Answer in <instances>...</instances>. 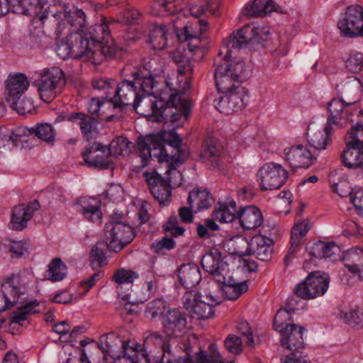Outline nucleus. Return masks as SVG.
<instances>
[{
  "instance_id": "f257e3e1",
  "label": "nucleus",
  "mask_w": 363,
  "mask_h": 363,
  "mask_svg": "<svg viewBox=\"0 0 363 363\" xmlns=\"http://www.w3.org/2000/svg\"><path fill=\"white\" fill-rule=\"evenodd\" d=\"M259 28L249 25L237 30L226 38L223 43L226 47V53L223 58L220 54L218 59L223 62L216 65L214 79L216 87L220 92L225 94L218 100L214 101L215 107L220 112L230 114L243 109L248 102V90L239 82L242 80L244 70L242 62H231L233 49L238 50L255 39Z\"/></svg>"
},
{
  "instance_id": "f03ea898",
  "label": "nucleus",
  "mask_w": 363,
  "mask_h": 363,
  "mask_svg": "<svg viewBox=\"0 0 363 363\" xmlns=\"http://www.w3.org/2000/svg\"><path fill=\"white\" fill-rule=\"evenodd\" d=\"M113 22L104 17L101 23L89 27L88 30L70 33L58 44L57 55L63 60L71 57L94 64L116 57L120 49L111 35L109 25Z\"/></svg>"
},
{
  "instance_id": "7ed1b4c3",
  "label": "nucleus",
  "mask_w": 363,
  "mask_h": 363,
  "mask_svg": "<svg viewBox=\"0 0 363 363\" xmlns=\"http://www.w3.org/2000/svg\"><path fill=\"white\" fill-rule=\"evenodd\" d=\"M182 144V138L174 130L139 138L137 145L142 160L140 167H146L148 159L154 157L159 162L167 163L166 174L176 172V167L183 163L188 156V152L181 149Z\"/></svg>"
},
{
  "instance_id": "20e7f679",
  "label": "nucleus",
  "mask_w": 363,
  "mask_h": 363,
  "mask_svg": "<svg viewBox=\"0 0 363 363\" xmlns=\"http://www.w3.org/2000/svg\"><path fill=\"white\" fill-rule=\"evenodd\" d=\"M294 311V308L278 310L274 318L273 327L280 333L281 345L291 352H296V355H301L300 350L305 346L303 338L305 328L291 323Z\"/></svg>"
},
{
  "instance_id": "39448f33",
  "label": "nucleus",
  "mask_w": 363,
  "mask_h": 363,
  "mask_svg": "<svg viewBox=\"0 0 363 363\" xmlns=\"http://www.w3.org/2000/svg\"><path fill=\"white\" fill-rule=\"evenodd\" d=\"M158 102H161V108H156L155 116L152 118L154 122L173 123L180 120L182 116L187 119L191 115L192 101L178 92L172 93L167 101L161 98Z\"/></svg>"
},
{
  "instance_id": "423d86ee",
  "label": "nucleus",
  "mask_w": 363,
  "mask_h": 363,
  "mask_svg": "<svg viewBox=\"0 0 363 363\" xmlns=\"http://www.w3.org/2000/svg\"><path fill=\"white\" fill-rule=\"evenodd\" d=\"M124 77L115 91L114 98L108 101V106H113V109L122 111L125 107L130 106L132 102L139 96L138 86L135 83L138 76L137 67H125L121 72Z\"/></svg>"
},
{
  "instance_id": "0eeeda50",
  "label": "nucleus",
  "mask_w": 363,
  "mask_h": 363,
  "mask_svg": "<svg viewBox=\"0 0 363 363\" xmlns=\"http://www.w3.org/2000/svg\"><path fill=\"white\" fill-rule=\"evenodd\" d=\"M104 236L108 242L109 251L118 252L130 244L135 237L134 229L127 223L111 217L105 225Z\"/></svg>"
},
{
  "instance_id": "6e6552de",
  "label": "nucleus",
  "mask_w": 363,
  "mask_h": 363,
  "mask_svg": "<svg viewBox=\"0 0 363 363\" xmlns=\"http://www.w3.org/2000/svg\"><path fill=\"white\" fill-rule=\"evenodd\" d=\"M329 282L330 277L327 274L319 271L313 272L296 286L294 294L304 300L315 298L327 291Z\"/></svg>"
},
{
  "instance_id": "1a4fd4ad",
  "label": "nucleus",
  "mask_w": 363,
  "mask_h": 363,
  "mask_svg": "<svg viewBox=\"0 0 363 363\" xmlns=\"http://www.w3.org/2000/svg\"><path fill=\"white\" fill-rule=\"evenodd\" d=\"M64 84V73L61 69L52 67L44 69L34 84L38 87L40 98L45 102H50L60 92V84Z\"/></svg>"
},
{
  "instance_id": "9d476101",
  "label": "nucleus",
  "mask_w": 363,
  "mask_h": 363,
  "mask_svg": "<svg viewBox=\"0 0 363 363\" xmlns=\"http://www.w3.org/2000/svg\"><path fill=\"white\" fill-rule=\"evenodd\" d=\"M338 28L342 36L356 38L363 36V8L356 4L346 9L345 17L338 21Z\"/></svg>"
},
{
  "instance_id": "9b49d317",
  "label": "nucleus",
  "mask_w": 363,
  "mask_h": 363,
  "mask_svg": "<svg viewBox=\"0 0 363 363\" xmlns=\"http://www.w3.org/2000/svg\"><path fill=\"white\" fill-rule=\"evenodd\" d=\"M257 177L262 191H272L284 184L288 173L280 164L267 163L259 169Z\"/></svg>"
},
{
  "instance_id": "f8f14e48",
  "label": "nucleus",
  "mask_w": 363,
  "mask_h": 363,
  "mask_svg": "<svg viewBox=\"0 0 363 363\" xmlns=\"http://www.w3.org/2000/svg\"><path fill=\"white\" fill-rule=\"evenodd\" d=\"M183 298L185 308L191 314L193 318L197 319L211 318L214 313L213 308L220 303L212 296L210 297L211 302L206 303L201 299V296L196 291H186Z\"/></svg>"
},
{
  "instance_id": "ddd939ff",
  "label": "nucleus",
  "mask_w": 363,
  "mask_h": 363,
  "mask_svg": "<svg viewBox=\"0 0 363 363\" xmlns=\"http://www.w3.org/2000/svg\"><path fill=\"white\" fill-rule=\"evenodd\" d=\"M82 157L85 163L91 167L106 169L112 164L109 147L99 143H94L90 147H86Z\"/></svg>"
},
{
  "instance_id": "4468645a",
  "label": "nucleus",
  "mask_w": 363,
  "mask_h": 363,
  "mask_svg": "<svg viewBox=\"0 0 363 363\" xmlns=\"http://www.w3.org/2000/svg\"><path fill=\"white\" fill-rule=\"evenodd\" d=\"M143 177L148 185L149 190L155 200L160 204L164 203L171 196L170 179L163 178L156 171L145 172Z\"/></svg>"
},
{
  "instance_id": "2eb2a0df",
  "label": "nucleus",
  "mask_w": 363,
  "mask_h": 363,
  "mask_svg": "<svg viewBox=\"0 0 363 363\" xmlns=\"http://www.w3.org/2000/svg\"><path fill=\"white\" fill-rule=\"evenodd\" d=\"M203 269L214 277L217 282H224V273L228 264L224 261L221 252L217 248H212L202 257L201 262Z\"/></svg>"
},
{
  "instance_id": "dca6fc26",
  "label": "nucleus",
  "mask_w": 363,
  "mask_h": 363,
  "mask_svg": "<svg viewBox=\"0 0 363 363\" xmlns=\"http://www.w3.org/2000/svg\"><path fill=\"white\" fill-rule=\"evenodd\" d=\"M285 159L291 169L308 168L316 160L311 152L302 145L286 149Z\"/></svg>"
},
{
  "instance_id": "f3484780",
  "label": "nucleus",
  "mask_w": 363,
  "mask_h": 363,
  "mask_svg": "<svg viewBox=\"0 0 363 363\" xmlns=\"http://www.w3.org/2000/svg\"><path fill=\"white\" fill-rule=\"evenodd\" d=\"M68 121L77 123L83 136L86 141L96 138L99 134L98 124L101 121L95 116H89L82 112L72 113L67 117Z\"/></svg>"
},
{
  "instance_id": "a211bd4d",
  "label": "nucleus",
  "mask_w": 363,
  "mask_h": 363,
  "mask_svg": "<svg viewBox=\"0 0 363 363\" xmlns=\"http://www.w3.org/2000/svg\"><path fill=\"white\" fill-rule=\"evenodd\" d=\"M186 318L184 313L178 309L167 311L163 320L164 331L169 337H178L186 328Z\"/></svg>"
},
{
  "instance_id": "6ab92c4d",
  "label": "nucleus",
  "mask_w": 363,
  "mask_h": 363,
  "mask_svg": "<svg viewBox=\"0 0 363 363\" xmlns=\"http://www.w3.org/2000/svg\"><path fill=\"white\" fill-rule=\"evenodd\" d=\"M273 240L266 236H253L250 242V250L258 259L268 262L272 257Z\"/></svg>"
},
{
  "instance_id": "aec40b11",
  "label": "nucleus",
  "mask_w": 363,
  "mask_h": 363,
  "mask_svg": "<svg viewBox=\"0 0 363 363\" xmlns=\"http://www.w3.org/2000/svg\"><path fill=\"white\" fill-rule=\"evenodd\" d=\"M5 84L6 101H12L18 96H23L29 86L27 77L21 73L9 74Z\"/></svg>"
},
{
  "instance_id": "412c9836",
  "label": "nucleus",
  "mask_w": 363,
  "mask_h": 363,
  "mask_svg": "<svg viewBox=\"0 0 363 363\" xmlns=\"http://www.w3.org/2000/svg\"><path fill=\"white\" fill-rule=\"evenodd\" d=\"M177 274L180 284L186 289L195 287L201 280L199 267L192 262L182 264Z\"/></svg>"
},
{
  "instance_id": "4be33fe9",
  "label": "nucleus",
  "mask_w": 363,
  "mask_h": 363,
  "mask_svg": "<svg viewBox=\"0 0 363 363\" xmlns=\"http://www.w3.org/2000/svg\"><path fill=\"white\" fill-rule=\"evenodd\" d=\"M214 198L207 189L196 188L189 193L187 202L191 209L197 212L201 209L211 207L214 203Z\"/></svg>"
},
{
  "instance_id": "5701e85b",
  "label": "nucleus",
  "mask_w": 363,
  "mask_h": 363,
  "mask_svg": "<svg viewBox=\"0 0 363 363\" xmlns=\"http://www.w3.org/2000/svg\"><path fill=\"white\" fill-rule=\"evenodd\" d=\"M238 216L241 226L245 230H253L263 222L261 211L254 206L240 208Z\"/></svg>"
},
{
  "instance_id": "b1692460",
  "label": "nucleus",
  "mask_w": 363,
  "mask_h": 363,
  "mask_svg": "<svg viewBox=\"0 0 363 363\" xmlns=\"http://www.w3.org/2000/svg\"><path fill=\"white\" fill-rule=\"evenodd\" d=\"M328 109L333 124L343 127L352 122L350 116L352 113L344 106L342 101L333 99L328 104Z\"/></svg>"
},
{
  "instance_id": "393cba45",
  "label": "nucleus",
  "mask_w": 363,
  "mask_h": 363,
  "mask_svg": "<svg viewBox=\"0 0 363 363\" xmlns=\"http://www.w3.org/2000/svg\"><path fill=\"white\" fill-rule=\"evenodd\" d=\"M2 292L5 299V305L3 310H8L14 306L17 303L23 304L26 301L21 298L23 293L20 291L18 287L14 285L13 276L6 279L2 284Z\"/></svg>"
},
{
  "instance_id": "a878e982",
  "label": "nucleus",
  "mask_w": 363,
  "mask_h": 363,
  "mask_svg": "<svg viewBox=\"0 0 363 363\" xmlns=\"http://www.w3.org/2000/svg\"><path fill=\"white\" fill-rule=\"evenodd\" d=\"M311 228L308 220H304L296 224L291 229V246L289 253L286 255L284 261L288 264L290 256L294 255L298 247L304 242V237Z\"/></svg>"
},
{
  "instance_id": "bb28decb",
  "label": "nucleus",
  "mask_w": 363,
  "mask_h": 363,
  "mask_svg": "<svg viewBox=\"0 0 363 363\" xmlns=\"http://www.w3.org/2000/svg\"><path fill=\"white\" fill-rule=\"evenodd\" d=\"M219 151V147L216 145L215 140L212 138H207L203 143L200 157L204 162H209L213 168L220 169L223 162L220 160Z\"/></svg>"
},
{
  "instance_id": "cd10ccee",
  "label": "nucleus",
  "mask_w": 363,
  "mask_h": 363,
  "mask_svg": "<svg viewBox=\"0 0 363 363\" xmlns=\"http://www.w3.org/2000/svg\"><path fill=\"white\" fill-rule=\"evenodd\" d=\"M12 12L26 16H36L42 9L40 0H9Z\"/></svg>"
},
{
  "instance_id": "c85d7f7f",
  "label": "nucleus",
  "mask_w": 363,
  "mask_h": 363,
  "mask_svg": "<svg viewBox=\"0 0 363 363\" xmlns=\"http://www.w3.org/2000/svg\"><path fill=\"white\" fill-rule=\"evenodd\" d=\"M342 164L349 169L363 167V148L348 147L341 154Z\"/></svg>"
},
{
  "instance_id": "c756f323",
  "label": "nucleus",
  "mask_w": 363,
  "mask_h": 363,
  "mask_svg": "<svg viewBox=\"0 0 363 363\" xmlns=\"http://www.w3.org/2000/svg\"><path fill=\"white\" fill-rule=\"evenodd\" d=\"M161 102L152 101L149 97H140V95L132 102V106L135 112L143 116H150L153 118L156 108H161Z\"/></svg>"
},
{
  "instance_id": "7c9ffc66",
  "label": "nucleus",
  "mask_w": 363,
  "mask_h": 363,
  "mask_svg": "<svg viewBox=\"0 0 363 363\" xmlns=\"http://www.w3.org/2000/svg\"><path fill=\"white\" fill-rule=\"evenodd\" d=\"M274 10L272 0H254L251 5L245 7L243 14L250 17H264Z\"/></svg>"
},
{
  "instance_id": "2f4dec72",
  "label": "nucleus",
  "mask_w": 363,
  "mask_h": 363,
  "mask_svg": "<svg viewBox=\"0 0 363 363\" xmlns=\"http://www.w3.org/2000/svg\"><path fill=\"white\" fill-rule=\"evenodd\" d=\"M208 29V23L206 20H197L185 25L183 31L178 35V38L180 41H187L188 39L203 35Z\"/></svg>"
},
{
  "instance_id": "473e14b6",
  "label": "nucleus",
  "mask_w": 363,
  "mask_h": 363,
  "mask_svg": "<svg viewBox=\"0 0 363 363\" xmlns=\"http://www.w3.org/2000/svg\"><path fill=\"white\" fill-rule=\"evenodd\" d=\"M179 0H157L152 6V12L157 16H169L182 12Z\"/></svg>"
},
{
  "instance_id": "72a5a7b5",
  "label": "nucleus",
  "mask_w": 363,
  "mask_h": 363,
  "mask_svg": "<svg viewBox=\"0 0 363 363\" xmlns=\"http://www.w3.org/2000/svg\"><path fill=\"white\" fill-rule=\"evenodd\" d=\"M67 267L59 257L52 259L46 272V278L52 282L62 281L67 275Z\"/></svg>"
},
{
  "instance_id": "f704fd0d",
  "label": "nucleus",
  "mask_w": 363,
  "mask_h": 363,
  "mask_svg": "<svg viewBox=\"0 0 363 363\" xmlns=\"http://www.w3.org/2000/svg\"><path fill=\"white\" fill-rule=\"evenodd\" d=\"M60 14L72 27L77 28V32L84 30L82 28L85 26L86 16L82 9H75L72 11L70 10L67 11V7H65L63 12H60ZM88 30L89 28L85 30Z\"/></svg>"
},
{
  "instance_id": "c9c22d12",
  "label": "nucleus",
  "mask_w": 363,
  "mask_h": 363,
  "mask_svg": "<svg viewBox=\"0 0 363 363\" xmlns=\"http://www.w3.org/2000/svg\"><path fill=\"white\" fill-rule=\"evenodd\" d=\"M32 218V213L26 211L24 205L15 206L11 215L12 228L22 230L27 225V222Z\"/></svg>"
},
{
  "instance_id": "e433bc0d",
  "label": "nucleus",
  "mask_w": 363,
  "mask_h": 363,
  "mask_svg": "<svg viewBox=\"0 0 363 363\" xmlns=\"http://www.w3.org/2000/svg\"><path fill=\"white\" fill-rule=\"evenodd\" d=\"M108 147L111 154L116 156H126L131 152L133 145L125 137L119 136L114 138Z\"/></svg>"
},
{
  "instance_id": "4c0bfd02",
  "label": "nucleus",
  "mask_w": 363,
  "mask_h": 363,
  "mask_svg": "<svg viewBox=\"0 0 363 363\" xmlns=\"http://www.w3.org/2000/svg\"><path fill=\"white\" fill-rule=\"evenodd\" d=\"M37 301L24 303L18 307V311H13L11 314V323H17L23 325L21 322L27 319V317L30 313H37L38 311H33L35 306H38Z\"/></svg>"
},
{
  "instance_id": "58836bf2",
  "label": "nucleus",
  "mask_w": 363,
  "mask_h": 363,
  "mask_svg": "<svg viewBox=\"0 0 363 363\" xmlns=\"http://www.w3.org/2000/svg\"><path fill=\"white\" fill-rule=\"evenodd\" d=\"M220 6V0H206V6L195 5L187 11L195 18H199L203 13L208 12L211 16L217 15V11Z\"/></svg>"
},
{
  "instance_id": "ea45409f",
  "label": "nucleus",
  "mask_w": 363,
  "mask_h": 363,
  "mask_svg": "<svg viewBox=\"0 0 363 363\" xmlns=\"http://www.w3.org/2000/svg\"><path fill=\"white\" fill-rule=\"evenodd\" d=\"M150 43L154 50H162L167 46L166 26L163 24L156 26L150 35Z\"/></svg>"
},
{
  "instance_id": "a19ab883",
  "label": "nucleus",
  "mask_w": 363,
  "mask_h": 363,
  "mask_svg": "<svg viewBox=\"0 0 363 363\" xmlns=\"http://www.w3.org/2000/svg\"><path fill=\"white\" fill-rule=\"evenodd\" d=\"M7 101L11 104V108L19 114L25 115L35 111L33 101L30 99L23 96V95L18 96L13 100Z\"/></svg>"
},
{
  "instance_id": "79ce46f5",
  "label": "nucleus",
  "mask_w": 363,
  "mask_h": 363,
  "mask_svg": "<svg viewBox=\"0 0 363 363\" xmlns=\"http://www.w3.org/2000/svg\"><path fill=\"white\" fill-rule=\"evenodd\" d=\"M167 309V303L163 299L157 298L150 301L145 311V316L151 320H156L164 315Z\"/></svg>"
},
{
  "instance_id": "37998d69",
  "label": "nucleus",
  "mask_w": 363,
  "mask_h": 363,
  "mask_svg": "<svg viewBox=\"0 0 363 363\" xmlns=\"http://www.w3.org/2000/svg\"><path fill=\"white\" fill-rule=\"evenodd\" d=\"M307 138L310 145L318 150L326 149L330 141V138L323 135L320 130H315L310 128L308 129Z\"/></svg>"
},
{
  "instance_id": "c03bdc74",
  "label": "nucleus",
  "mask_w": 363,
  "mask_h": 363,
  "mask_svg": "<svg viewBox=\"0 0 363 363\" xmlns=\"http://www.w3.org/2000/svg\"><path fill=\"white\" fill-rule=\"evenodd\" d=\"M28 132L47 143H52L55 140V130L51 125L46 123L37 124L35 128H30Z\"/></svg>"
},
{
  "instance_id": "a18cd8bd",
  "label": "nucleus",
  "mask_w": 363,
  "mask_h": 363,
  "mask_svg": "<svg viewBox=\"0 0 363 363\" xmlns=\"http://www.w3.org/2000/svg\"><path fill=\"white\" fill-rule=\"evenodd\" d=\"M346 145L363 148V123H357L348 132L345 137Z\"/></svg>"
},
{
  "instance_id": "49530a36",
  "label": "nucleus",
  "mask_w": 363,
  "mask_h": 363,
  "mask_svg": "<svg viewBox=\"0 0 363 363\" xmlns=\"http://www.w3.org/2000/svg\"><path fill=\"white\" fill-rule=\"evenodd\" d=\"M229 244L233 247V250L228 249V250L230 251V253L232 255L244 257L251 254L250 250V242H248L247 239L242 236L233 238L230 240Z\"/></svg>"
},
{
  "instance_id": "de8ad7c7",
  "label": "nucleus",
  "mask_w": 363,
  "mask_h": 363,
  "mask_svg": "<svg viewBox=\"0 0 363 363\" xmlns=\"http://www.w3.org/2000/svg\"><path fill=\"white\" fill-rule=\"evenodd\" d=\"M106 250H108L107 240L97 242L90 252L91 262H96L99 267L106 265L107 264L106 257Z\"/></svg>"
},
{
  "instance_id": "09e8293b",
  "label": "nucleus",
  "mask_w": 363,
  "mask_h": 363,
  "mask_svg": "<svg viewBox=\"0 0 363 363\" xmlns=\"http://www.w3.org/2000/svg\"><path fill=\"white\" fill-rule=\"evenodd\" d=\"M359 83L360 82L359 80L354 79L352 83L348 85L346 88L345 93V99H337L344 103L345 106L349 108L352 105L359 102V98L358 97V94L359 92Z\"/></svg>"
},
{
  "instance_id": "8fccbe9b",
  "label": "nucleus",
  "mask_w": 363,
  "mask_h": 363,
  "mask_svg": "<svg viewBox=\"0 0 363 363\" xmlns=\"http://www.w3.org/2000/svg\"><path fill=\"white\" fill-rule=\"evenodd\" d=\"M30 249V245L27 240H11L9 245V250L13 258H21L25 255H28Z\"/></svg>"
},
{
  "instance_id": "3c124183",
  "label": "nucleus",
  "mask_w": 363,
  "mask_h": 363,
  "mask_svg": "<svg viewBox=\"0 0 363 363\" xmlns=\"http://www.w3.org/2000/svg\"><path fill=\"white\" fill-rule=\"evenodd\" d=\"M176 246L175 241L172 238L166 236L151 245V250L157 255H164L166 251L174 249Z\"/></svg>"
},
{
  "instance_id": "603ef678",
  "label": "nucleus",
  "mask_w": 363,
  "mask_h": 363,
  "mask_svg": "<svg viewBox=\"0 0 363 363\" xmlns=\"http://www.w3.org/2000/svg\"><path fill=\"white\" fill-rule=\"evenodd\" d=\"M80 211L87 220L93 223L99 222L102 216L100 206L97 204L84 203L82 205Z\"/></svg>"
},
{
  "instance_id": "864d4df0",
  "label": "nucleus",
  "mask_w": 363,
  "mask_h": 363,
  "mask_svg": "<svg viewBox=\"0 0 363 363\" xmlns=\"http://www.w3.org/2000/svg\"><path fill=\"white\" fill-rule=\"evenodd\" d=\"M188 48L189 54H201V58L203 57L208 40L206 37L201 35L191 39H188Z\"/></svg>"
},
{
  "instance_id": "5fc2aeb1",
  "label": "nucleus",
  "mask_w": 363,
  "mask_h": 363,
  "mask_svg": "<svg viewBox=\"0 0 363 363\" xmlns=\"http://www.w3.org/2000/svg\"><path fill=\"white\" fill-rule=\"evenodd\" d=\"M223 296L225 298L230 301H235L240 297V296L248 290V286L246 281H241L237 288L234 286H222L221 287Z\"/></svg>"
},
{
  "instance_id": "6e6d98bb",
  "label": "nucleus",
  "mask_w": 363,
  "mask_h": 363,
  "mask_svg": "<svg viewBox=\"0 0 363 363\" xmlns=\"http://www.w3.org/2000/svg\"><path fill=\"white\" fill-rule=\"evenodd\" d=\"M138 278V274L136 272L132 270H126L124 269H117L112 277L113 281L119 285L124 284H132L133 280Z\"/></svg>"
},
{
  "instance_id": "4d7b16f0",
  "label": "nucleus",
  "mask_w": 363,
  "mask_h": 363,
  "mask_svg": "<svg viewBox=\"0 0 363 363\" xmlns=\"http://www.w3.org/2000/svg\"><path fill=\"white\" fill-rule=\"evenodd\" d=\"M345 322L352 327L363 326V311L359 308L345 313L343 316Z\"/></svg>"
},
{
  "instance_id": "13d9d810",
  "label": "nucleus",
  "mask_w": 363,
  "mask_h": 363,
  "mask_svg": "<svg viewBox=\"0 0 363 363\" xmlns=\"http://www.w3.org/2000/svg\"><path fill=\"white\" fill-rule=\"evenodd\" d=\"M224 344L227 350L232 354H239L242 351V342L239 337L235 335H229Z\"/></svg>"
},
{
  "instance_id": "bf43d9fd",
  "label": "nucleus",
  "mask_w": 363,
  "mask_h": 363,
  "mask_svg": "<svg viewBox=\"0 0 363 363\" xmlns=\"http://www.w3.org/2000/svg\"><path fill=\"white\" fill-rule=\"evenodd\" d=\"M196 359L197 363H224L220 354L215 351L208 354L206 351L200 350L196 353Z\"/></svg>"
},
{
  "instance_id": "052dcab7",
  "label": "nucleus",
  "mask_w": 363,
  "mask_h": 363,
  "mask_svg": "<svg viewBox=\"0 0 363 363\" xmlns=\"http://www.w3.org/2000/svg\"><path fill=\"white\" fill-rule=\"evenodd\" d=\"M18 139V135L0 134V154L10 152L13 147L17 145Z\"/></svg>"
},
{
  "instance_id": "680f3d73",
  "label": "nucleus",
  "mask_w": 363,
  "mask_h": 363,
  "mask_svg": "<svg viewBox=\"0 0 363 363\" xmlns=\"http://www.w3.org/2000/svg\"><path fill=\"white\" fill-rule=\"evenodd\" d=\"M138 76L135 80L138 86V89H141L143 92L149 93L154 87V80L151 76L144 77L142 75L141 70L137 67Z\"/></svg>"
},
{
  "instance_id": "e2e57ef3",
  "label": "nucleus",
  "mask_w": 363,
  "mask_h": 363,
  "mask_svg": "<svg viewBox=\"0 0 363 363\" xmlns=\"http://www.w3.org/2000/svg\"><path fill=\"white\" fill-rule=\"evenodd\" d=\"M106 106H109L108 102L105 104L99 99H92L89 106V116H95L98 120L103 121L104 115L101 109Z\"/></svg>"
},
{
  "instance_id": "0e129e2a",
  "label": "nucleus",
  "mask_w": 363,
  "mask_h": 363,
  "mask_svg": "<svg viewBox=\"0 0 363 363\" xmlns=\"http://www.w3.org/2000/svg\"><path fill=\"white\" fill-rule=\"evenodd\" d=\"M346 67L353 73L360 72L363 67V54L358 52L351 55L346 61Z\"/></svg>"
},
{
  "instance_id": "69168bd1",
  "label": "nucleus",
  "mask_w": 363,
  "mask_h": 363,
  "mask_svg": "<svg viewBox=\"0 0 363 363\" xmlns=\"http://www.w3.org/2000/svg\"><path fill=\"white\" fill-rule=\"evenodd\" d=\"M325 247V242L318 240L315 242L308 243L306 249L312 257L322 259L324 257Z\"/></svg>"
},
{
  "instance_id": "338daca9",
  "label": "nucleus",
  "mask_w": 363,
  "mask_h": 363,
  "mask_svg": "<svg viewBox=\"0 0 363 363\" xmlns=\"http://www.w3.org/2000/svg\"><path fill=\"white\" fill-rule=\"evenodd\" d=\"M171 23L174 32L178 36L179 33L183 31V28H184L185 25H188L186 23V13L185 11L179 12L177 16L171 20Z\"/></svg>"
},
{
  "instance_id": "774afa93",
  "label": "nucleus",
  "mask_w": 363,
  "mask_h": 363,
  "mask_svg": "<svg viewBox=\"0 0 363 363\" xmlns=\"http://www.w3.org/2000/svg\"><path fill=\"white\" fill-rule=\"evenodd\" d=\"M130 351L133 353V355H130L132 363H150L149 355L145 350L130 348Z\"/></svg>"
}]
</instances>
